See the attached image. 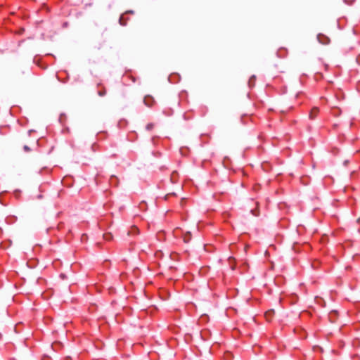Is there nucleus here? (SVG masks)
Here are the masks:
<instances>
[{
  "label": "nucleus",
  "mask_w": 360,
  "mask_h": 360,
  "mask_svg": "<svg viewBox=\"0 0 360 360\" xmlns=\"http://www.w3.org/2000/svg\"><path fill=\"white\" fill-rule=\"evenodd\" d=\"M25 150H29L28 147L25 146Z\"/></svg>",
  "instance_id": "nucleus-11"
},
{
  "label": "nucleus",
  "mask_w": 360,
  "mask_h": 360,
  "mask_svg": "<svg viewBox=\"0 0 360 360\" xmlns=\"http://www.w3.org/2000/svg\"><path fill=\"white\" fill-rule=\"evenodd\" d=\"M319 112V109L317 107L313 108L309 113V117L311 119L315 118Z\"/></svg>",
  "instance_id": "nucleus-5"
},
{
  "label": "nucleus",
  "mask_w": 360,
  "mask_h": 360,
  "mask_svg": "<svg viewBox=\"0 0 360 360\" xmlns=\"http://www.w3.org/2000/svg\"><path fill=\"white\" fill-rule=\"evenodd\" d=\"M186 94V92H181V96L182 97L184 96V94Z\"/></svg>",
  "instance_id": "nucleus-10"
},
{
  "label": "nucleus",
  "mask_w": 360,
  "mask_h": 360,
  "mask_svg": "<svg viewBox=\"0 0 360 360\" xmlns=\"http://www.w3.org/2000/svg\"><path fill=\"white\" fill-rule=\"evenodd\" d=\"M274 310H269L265 312L264 316L266 321H271L272 320L273 316H274Z\"/></svg>",
  "instance_id": "nucleus-4"
},
{
  "label": "nucleus",
  "mask_w": 360,
  "mask_h": 360,
  "mask_svg": "<svg viewBox=\"0 0 360 360\" xmlns=\"http://www.w3.org/2000/svg\"><path fill=\"white\" fill-rule=\"evenodd\" d=\"M163 113L167 116H170L173 114V110L170 108H168L163 111Z\"/></svg>",
  "instance_id": "nucleus-8"
},
{
  "label": "nucleus",
  "mask_w": 360,
  "mask_h": 360,
  "mask_svg": "<svg viewBox=\"0 0 360 360\" xmlns=\"http://www.w3.org/2000/svg\"><path fill=\"white\" fill-rule=\"evenodd\" d=\"M153 127H154V124H152V123H150V124H147V126H146V129H147L148 130H150V129H152L153 128Z\"/></svg>",
  "instance_id": "nucleus-9"
},
{
  "label": "nucleus",
  "mask_w": 360,
  "mask_h": 360,
  "mask_svg": "<svg viewBox=\"0 0 360 360\" xmlns=\"http://www.w3.org/2000/svg\"><path fill=\"white\" fill-rule=\"evenodd\" d=\"M143 103L146 105H147L148 107H153L155 105V101L154 99V98L150 96V95H147L144 97L143 98Z\"/></svg>",
  "instance_id": "nucleus-2"
},
{
  "label": "nucleus",
  "mask_w": 360,
  "mask_h": 360,
  "mask_svg": "<svg viewBox=\"0 0 360 360\" xmlns=\"http://www.w3.org/2000/svg\"><path fill=\"white\" fill-rule=\"evenodd\" d=\"M98 94L101 96L105 95L106 90H105V88L103 85L98 86Z\"/></svg>",
  "instance_id": "nucleus-6"
},
{
  "label": "nucleus",
  "mask_w": 360,
  "mask_h": 360,
  "mask_svg": "<svg viewBox=\"0 0 360 360\" xmlns=\"http://www.w3.org/2000/svg\"><path fill=\"white\" fill-rule=\"evenodd\" d=\"M108 136V135L107 131H99L97 133V135H96L97 139L99 141H102V140L107 139Z\"/></svg>",
  "instance_id": "nucleus-3"
},
{
  "label": "nucleus",
  "mask_w": 360,
  "mask_h": 360,
  "mask_svg": "<svg viewBox=\"0 0 360 360\" xmlns=\"http://www.w3.org/2000/svg\"><path fill=\"white\" fill-rule=\"evenodd\" d=\"M136 81V77L131 71H127L122 77V82L124 85H130Z\"/></svg>",
  "instance_id": "nucleus-1"
},
{
  "label": "nucleus",
  "mask_w": 360,
  "mask_h": 360,
  "mask_svg": "<svg viewBox=\"0 0 360 360\" xmlns=\"http://www.w3.org/2000/svg\"><path fill=\"white\" fill-rule=\"evenodd\" d=\"M128 13H133V11H127L125 13L122 14L120 16V18L119 22H124V21L128 20V18H126V15Z\"/></svg>",
  "instance_id": "nucleus-7"
}]
</instances>
